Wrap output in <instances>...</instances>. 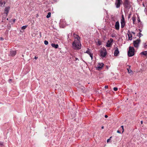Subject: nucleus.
Here are the masks:
<instances>
[{
  "label": "nucleus",
  "mask_w": 147,
  "mask_h": 147,
  "mask_svg": "<svg viewBox=\"0 0 147 147\" xmlns=\"http://www.w3.org/2000/svg\"><path fill=\"white\" fill-rule=\"evenodd\" d=\"M144 48H147V45H146V43L144 44Z\"/></svg>",
  "instance_id": "obj_32"
},
{
  "label": "nucleus",
  "mask_w": 147,
  "mask_h": 147,
  "mask_svg": "<svg viewBox=\"0 0 147 147\" xmlns=\"http://www.w3.org/2000/svg\"><path fill=\"white\" fill-rule=\"evenodd\" d=\"M103 51H103V52H107L106 49L105 48H103Z\"/></svg>",
  "instance_id": "obj_28"
},
{
  "label": "nucleus",
  "mask_w": 147,
  "mask_h": 147,
  "mask_svg": "<svg viewBox=\"0 0 147 147\" xmlns=\"http://www.w3.org/2000/svg\"><path fill=\"white\" fill-rule=\"evenodd\" d=\"M112 137H110V138L109 139H107V142H109V141L110 140V138H111Z\"/></svg>",
  "instance_id": "obj_31"
},
{
  "label": "nucleus",
  "mask_w": 147,
  "mask_h": 147,
  "mask_svg": "<svg viewBox=\"0 0 147 147\" xmlns=\"http://www.w3.org/2000/svg\"><path fill=\"white\" fill-rule=\"evenodd\" d=\"M141 123L142 124V123H143V121H141Z\"/></svg>",
  "instance_id": "obj_46"
},
{
  "label": "nucleus",
  "mask_w": 147,
  "mask_h": 147,
  "mask_svg": "<svg viewBox=\"0 0 147 147\" xmlns=\"http://www.w3.org/2000/svg\"><path fill=\"white\" fill-rule=\"evenodd\" d=\"M113 41V40L112 38H110L107 42L106 46L108 47H110L112 45Z\"/></svg>",
  "instance_id": "obj_5"
},
{
  "label": "nucleus",
  "mask_w": 147,
  "mask_h": 147,
  "mask_svg": "<svg viewBox=\"0 0 147 147\" xmlns=\"http://www.w3.org/2000/svg\"><path fill=\"white\" fill-rule=\"evenodd\" d=\"M104 64L102 63H98L97 65V67H96V70H101Z\"/></svg>",
  "instance_id": "obj_7"
},
{
  "label": "nucleus",
  "mask_w": 147,
  "mask_h": 147,
  "mask_svg": "<svg viewBox=\"0 0 147 147\" xmlns=\"http://www.w3.org/2000/svg\"><path fill=\"white\" fill-rule=\"evenodd\" d=\"M0 40H3V38L2 37H0Z\"/></svg>",
  "instance_id": "obj_35"
},
{
  "label": "nucleus",
  "mask_w": 147,
  "mask_h": 147,
  "mask_svg": "<svg viewBox=\"0 0 147 147\" xmlns=\"http://www.w3.org/2000/svg\"><path fill=\"white\" fill-rule=\"evenodd\" d=\"M89 55H90V57H91V59H92L93 58L92 54V53H90L89 54Z\"/></svg>",
  "instance_id": "obj_26"
},
{
  "label": "nucleus",
  "mask_w": 147,
  "mask_h": 147,
  "mask_svg": "<svg viewBox=\"0 0 147 147\" xmlns=\"http://www.w3.org/2000/svg\"><path fill=\"white\" fill-rule=\"evenodd\" d=\"M131 14H129V16H128V18L129 19L130 17V15H131Z\"/></svg>",
  "instance_id": "obj_39"
},
{
  "label": "nucleus",
  "mask_w": 147,
  "mask_h": 147,
  "mask_svg": "<svg viewBox=\"0 0 147 147\" xmlns=\"http://www.w3.org/2000/svg\"><path fill=\"white\" fill-rule=\"evenodd\" d=\"M115 28L117 30H119V24L118 21L116 22L115 24Z\"/></svg>",
  "instance_id": "obj_8"
},
{
  "label": "nucleus",
  "mask_w": 147,
  "mask_h": 147,
  "mask_svg": "<svg viewBox=\"0 0 147 147\" xmlns=\"http://www.w3.org/2000/svg\"><path fill=\"white\" fill-rule=\"evenodd\" d=\"M122 129V130H123V131H122V132H123L124 131V128H123V129Z\"/></svg>",
  "instance_id": "obj_42"
},
{
  "label": "nucleus",
  "mask_w": 147,
  "mask_h": 147,
  "mask_svg": "<svg viewBox=\"0 0 147 147\" xmlns=\"http://www.w3.org/2000/svg\"><path fill=\"white\" fill-rule=\"evenodd\" d=\"M86 53L88 54L89 55V54L90 53V51L89 50H88L86 52Z\"/></svg>",
  "instance_id": "obj_25"
},
{
  "label": "nucleus",
  "mask_w": 147,
  "mask_h": 147,
  "mask_svg": "<svg viewBox=\"0 0 147 147\" xmlns=\"http://www.w3.org/2000/svg\"><path fill=\"white\" fill-rule=\"evenodd\" d=\"M73 36L75 38V40H78V37H80L78 35L76 34H73Z\"/></svg>",
  "instance_id": "obj_16"
},
{
  "label": "nucleus",
  "mask_w": 147,
  "mask_h": 147,
  "mask_svg": "<svg viewBox=\"0 0 147 147\" xmlns=\"http://www.w3.org/2000/svg\"><path fill=\"white\" fill-rule=\"evenodd\" d=\"M51 12H49L48 13L47 15V16L46 17L47 18H49L51 17Z\"/></svg>",
  "instance_id": "obj_19"
},
{
  "label": "nucleus",
  "mask_w": 147,
  "mask_h": 147,
  "mask_svg": "<svg viewBox=\"0 0 147 147\" xmlns=\"http://www.w3.org/2000/svg\"><path fill=\"white\" fill-rule=\"evenodd\" d=\"M16 54V51H11L10 52L9 55L12 56H15Z\"/></svg>",
  "instance_id": "obj_13"
},
{
  "label": "nucleus",
  "mask_w": 147,
  "mask_h": 147,
  "mask_svg": "<svg viewBox=\"0 0 147 147\" xmlns=\"http://www.w3.org/2000/svg\"><path fill=\"white\" fill-rule=\"evenodd\" d=\"M108 86H105V88H106V89H107V88H108Z\"/></svg>",
  "instance_id": "obj_33"
},
{
  "label": "nucleus",
  "mask_w": 147,
  "mask_h": 147,
  "mask_svg": "<svg viewBox=\"0 0 147 147\" xmlns=\"http://www.w3.org/2000/svg\"><path fill=\"white\" fill-rule=\"evenodd\" d=\"M44 44L45 45H47L48 44V42L47 40H45L44 41Z\"/></svg>",
  "instance_id": "obj_24"
},
{
  "label": "nucleus",
  "mask_w": 147,
  "mask_h": 147,
  "mask_svg": "<svg viewBox=\"0 0 147 147\" xmlns=\"http://www.w3.org/2000/svg\"><path fill=\"white\" fill-rule=\"evenodd\" d=\"M118 88L117 87H114L113 88V90L115 91H116L117 90Z\"/></svg>",
  "instance_id": "obj_27"
},
{
  "label": "nucleus",
  "mask_w": 147,
  "mask_h": 147,
  "mask_svg": "<svg viewBox=\"0 0 147 147\" xmlns=\"http://www.w3.org/2000/svg\"><path fill=\"white\" fill-rule=\"evenodd\" d=\"M98 44H99V45H101V42L99 41H98Z\"/></svg>",
  "instance_id": "obj_36"
},
{
  "label": "nucleus",
  "mask_w": 147,
  "mask_h": 147,
  "mask_svg": "<svg viewBox=\"0 0 147 147\" xmlns=\"http://www.w3.org/2000/svg\"><path fill=\"white\" fill-rule=\"evenodd\" d=\"M13 22H15V19H13Z\"/></svg>",
  "instance_id": "obj_41"
},
{
  "label": "nucleus",
  "mask_w": 147,
  "mask_h": 147,
  "mask_svg": "<svg viewBox=\"0 0 147 147\" xmlns=\"http://www.w3.org/2000/svg\"><path fill=\"white\" fill-rule=\"evenodd\" d=\"M7 20H8V18H7Z\"/></svg>",
  "instance_id": "obj_50"
},
{
  "label": "nucleus",
  "mask_w": 147,
  "mask_h": 147,
  "mask_svg": "<svg viewBox=\"0 0 147 147\" xmlns=\"http://www.w3.org/2000/svg\"><path fill=\"white\" fill-rule=\"evenodd\" d=\"M134 49L133 47H129L128 52V55L129 57H131L134 55Z\"/></svg>",
  "instance_id": "obj_2"
},
{
  "label": "nucleus",
  "mask_w": 147,
  "mask_h": 147,
  "mask_svg": "<svg viewBox=\"0 0 147 147\" xmlns=\"http://www.w3.org/2000/svg\"><path fill=\"white\" fill-rule=\"evenodd\" d=\"M131 33H132L133 34H135V33L134 32H131Z\"/></svg>",
  "instance_id": "obj_44"
},
{
  "label": "nucleus",
  "mask_w": 147,
  "mask_h": 147,
  "mask_svg": "<svg viewBox=\"0 0 147 147\" xmlns=\"http://www.w3.org/2000/svg\"><path fill=\"white\" fill-rule=\"evenodd\" d=\"M51 46L56 49L57 48L59 47V45L58 44H55L54 43H52L51 44Z\"/></svg>",
  "instance_id": "obj_14"
},
{
  "label": "nucleus",
  "mask_w": 147,
  "mask_h": 147,
  "mask_svg": "<svg viewBox=\"0 0 147 147\" xmlns=\"http://www.w3.org/2000/svg\"><path fill=\"white\" fill-rule=\"evenodd\" d=\"M128 73L129 74H133V72L130 69H127Z\"/></svg>",
  "instance_id": "obj_18"
},
{
  "label": "nucleus",
  "mask_w": 147,
  "mask_h": 147,
  "mask_svg": "<svg viewBox=\"0 0 147 147\" xmlns=\"http://www.w3.org/2000/svg\"><path fill=\"white\" fill-rule=\"evenodd\" d=\"M104 126H102V127H101V128H102V129H103L104 128Z\"/></svg>",
  "instance_id": "obj_47"
},
{
  "label": "nucleus",
  "mask_w": 147,
  "mask_h": 147,
  "mask_svg": "<svg viewBox=\"0 0 147 147\" xmlns=\"http://www.w3.org/2000/svg\"><path fill=\"white\" fill-rule=\"evenodd\" d=\"M121 23H125V19H122L121 20Z\"/></svg>",
  "instance_id": "obj_20"
},
{
  "label": "nucleus",
  "mask_w": 147,
  "mask_h": 147,
  "mask_svg": "<svg viewBox=\"0 0 147 147\" xmlns=\"http://www.w3.org/2000/svg\"><path fill=\"white\" fill-rule=\"evenodd\" d=\"M40 36L41 37V32H40Z\"/></svg>",
  "instance_id": "obj_48"
},
{
  "label": "nucleus",
  "mask_w": 147,
  "mask_h": 147,
  "mask_svg": "<svg viewBox=\"0 0 147 147\" xmlns=\"http://www.w3.org/2000/svg\"><path fill=\"white\" fill-rule=\"evenodd\" d=\"M121 127L122 128V129H123V126L122 125L121 126Z\"/></svg>",
  "instance_id": "obj_45"
},
{
  "label": "nucleus",
  "mask_w": 147,
  "mask_h": 147,
  "mask_svg": "<svg viewBox=\"0 0 147 147\" xmlns=\"http://www.w3.org/2000/svg\"><path fill=\"white\" fill-rule=\"evenodd\" d=\"M119 53V52L118 51V48L117 47H116L115 48V51L114 53V55L117 56Z\"/></svg>",
  "instance_id": "obj_11"
},
{
  "label": "nucleus",
  "mask_w": 147,
  "mask_h": 147,
  "mask_svg": "<svg viewBox=\"0 0 147 147\" xmlns=\"http://www.w3.org/2000/svg\"><path fill=\"white\" fill-rule=\"evenodd\" d=\"M127 34L129 40H132V35L130 33V32L129 31H128Z\"/></svg>",
  "instance_id": "obj_9"
},
{
  "label": "nucleus",
  "mask_w": 147,
  "mask_h": 147,
  "mask_svg": "<svg viewBox=\"0 0 147 147\" xmlns=\"http://www.w3.org/2000/svg\"><path fill=\"white\" fill-rule=\"evenodd\" d=\"M3 3H4V4H5V3L4 1H3L2 0H0V7L2 6Z\"/></svg>",
  "instance_id": "obj_17"
},
{
  "label": "nucleus",
  "mask_w": 147,
  "mask_h": 147,
  "mask_svg": "<svg viewBox=\"0 0 147 147\" xmlns=\"http://www.w3.org/2000/svg\"><path fill=\"white\" fill-rule=\"evenodd\" d=\"M107 54V52H104L101 51L100 52V55L103 57H105Z\"/></svg>",
  "instance_id": "obj_12"
},
{
  "label": "nucleus",
  "mask_w": 147,
  "mask_h": 147,
  "mask_svg": "<svg viewBox=\"0 0 147 147\" xmlns=\"http://www.w3.org/2000/svg\"><path fill=\"white\" fill-rule=\"evenodd\" d=\"M140 42V39H137L136 40L134 41V46L136 48H138L139 45V44Z\"/></svg>",
  "instance_id": "obj_6"
},
{
  "label": "nucleus",
  "mask_w": 147,
  "mask_h": 147,
  "mask_svg": "<svg viewBox=\"0 0 147 147\" xmlns=\"http://www.w3.org/2000/svg\"><path fill=\"white\" fill-rule=\"evenodd\" d=\"M8 81L10 83L12 81V79H9Z\"/></svg>",
  "instance_id": "obj_30"
},
{
  "label": "nucleus",
  "mask_w": 147,
  "mask_h": 147,
  "mask_svg": "<svg viewBox=\"0 0 147 147\" xmlns=\"http://www.w3.org/2000/svg\"><path fill=\"white\" fill-rule=\"evenodd\" d=\"M139 34H140V36L141 35V34L140 32L139 33Z\"/></svg>",
  "instance_id": "obj_49"
},
{
  "label": "nucleus",
  "mask_w": 147,
  "mask_h": 147,
  "mask_svg": "<svg viewBox=\"0 0 147 147\" xmlns=\"http://www.w3.org/2000/svg\"><path fill=\"white\" fill-rule=\"evenodd\" d=\"M3 145V143L2 142H0V146H2Z\"/></svg>",
  "instance_id": "obj_29"
},
{
  "label": "nucleus",
  "mask_w": 147,
  "mask_h": 147,
  "mask_svg": "<svg viewBox=\"0 0 147 147\" xmlns=\"http://www.w3.org/2000/svg\"><path fill=\"white\" fill-rule=\"evenodd\" d=\"M123 4L125 7L128 9L130 8L131 6L130 2L128 0H125Z\"/></svg>",
  "instance_id": "obj_3"
},
{
  "label": "nucleus",
  "mask_w": 147,
  "mask_h": 147,
  "mask_svg": "<svg viewBox=\"0 0 147 147\" xmlns=\"http://www.w3.org/2000/svg\"><path fill=\"white\" fill-rule=\"evenodd\" d=\"M78 40H75L72 43V47L75 49H79L81 48V45L80 41V37H78Z\"/></svg>",
  "instance_id": "obj_1"
},
{
  "label": "nucleus",
  "mask_w": 147,
  "mask_h": 147,
  "mask_svg": "<svg viewBox=\"0 0 147 147\" xmlns=\"http://www.w3.org/2000/svg\"><path fill=\"white\" fill-rule=\"evenodd\" d=\"M122 19H123H123H125L124 16L123 15H122Z\"/></svg>",
  "instance_id": "obj_37"
},
{
  "label": "nucleus",
  "mask_w": 147,
  "mask_h": 147,
  "mask_svg": "<svg viewBox=\"0 0 147 147\" xmlns=\"http://www.w3.org/2000/svg\"><path fill=\"white\" fill-rule=\"evenodd\" d=\"M138 22H140V20L139 18H138Z\"/></svg>",
  "instance_id": "obj_34"
},
{
  "label": "nucleus",
  "mask_w": 147,
  "mask_h": 147,
  "mask_svg": "<svg viewBox=\"0 0 147 147\" xmlns=\"http://www.w3.org/2000/svg\"><path fill=\"white\" fill-rule=\"evenodd\" d=\"M27 27V26H24L22 27V29L23 30L25 29Z\"/></svg>",
  "instance_id": "obj_22"
},
{
  "label": "nucleus",
  "mask_w": 147,
  "mask_h": 147,
  "mask_svg": "<svg viewBox=\"0 0 147 147\" xmlns=\"http://www.w3.org/2000/svg\"><path fill=\"white\" fill-rule=\"evenodd\" d=\"M117 132L118 133H121L120 131H119V130H117Z\"/></svg>",
  "instance_id": "obj_40"
},
{
  "label": "nucleus",
  "mask_w": 147,
  "mask_h": 147,
  "mask_svg": "<svg viewBox=\"0 0 147 147\" xmlns=\"http://www.w3.org/2000/svg\"><path fill=\"white\" fill-rule=\"evenodd\" d=\"M125 25V23H121V27L123 28Z\"/></svg>",
  "instance_id": "obj_21"
},
{
  "label": "nucleus",
  "mask_w": 147,
  "mask_h": 147,
  "mask_svg": "<svg viewBox=\"0 0 147 147\" xmlns=\"http://www.w3.org/2000/svg\"><path fill=\"white\" fill-rule=\"evenodd\" d=\"M10 9L9 7H6L4 9V11L5 12V13L6 14V15L7 16V14L9 12V10Z\"/></svg>",
  "instance_id": "obj_10"
},
{
  "label": "nucleus",
  "mask_w": 147,
  "mask_h": 147,
  "mask_svg": "<svg viewBox=\"0 0 147 147\" xmlns=\"http://www.w3.org/2000/svg\"><path fill=\"white\" fill-rule=\"evenodd\" d=\"M123 2L122 0H116L115 4L117 8H119L121 4H122Z\"/></svg>",
  "instance_id": "obj_4"
},
{
  "label": "nucleus",
  "mask_w": 147,
  "mask_h": 147,
  "mask_svg": "<svg viewBox=\"0 0 147 147\" xmlns=\"http://www.w3.org/2000/svg\"><path fill=\"white\" fill-rule=\"evenodd\" d=\"M37 58H38V57H34V59H36Z\"/></svg>",
  "instance_id": "obj_43"
},
{
  "label": "nucleus",
  "mask_w": 147,
  "mask_h": 147,
  "mask_svg": "<svg viewBox=\"0 0 147 147\" xmlns=\"http://www.w3.org/2000/svg\"><path fill=\"white\" fill-rule=\"evenodd\" d=\"M105 117L106 118H107L108 117V116L107 115H105Z\"/></svg>",
  "instance_id": "obj_38"
},
{
  "label": "nucleus",
  "mask_w": 147,
  "mask_h": 147,
  "mask_svg": "<svg viewBox=\"0 0 147 147\" xmlns=\"http://www.w3.org/2000/svg\"><path fill=\"white\" fill-rule=\"evenodd\" d=\"M22 56L24 57V55H22Z\"/></svg>",
  "instance_id": "obj_51"
},
{
  "label": "nucleus",
  "mask_w": 147,
  "mask_h": 147,
  "mask_svg": "<svg viewBox=\"0 0 147 147\" xmlns=\"http://www.w3.org/2000/svg\"><path fill=\"white\" fill-rule=\"evenodd\" d=\"M141 54L145 56H147V51H145L142 52L141 53Z\"/></svg>",
  "instance_id": "obj_15"
},
{
  "label": "nucleus",
  "mask_w": 147,
  "mask_h": 147,
  "mask_svg": "<svg viewBox=\"0 0 147 147\" xmlns=\"http://www.w3.org/2000/svg\"><path fill=\"white\" fill-rule=\"evenodd\" d=\"M132 19L133 22L134 23V22L135 21L136 19V17H133L132 18Z\"/></svg>",
  "instance_id": "obj_23"
}]
</instances>
